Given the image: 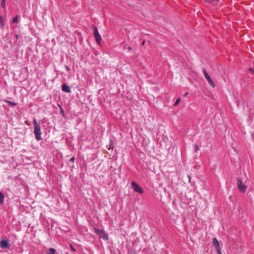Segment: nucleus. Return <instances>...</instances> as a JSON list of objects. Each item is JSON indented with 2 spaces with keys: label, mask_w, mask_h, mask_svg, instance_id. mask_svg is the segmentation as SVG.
Returning <instances> with one entry per match:
<instances>
[{
  "label": "nucleus",
  "mask_w": 254,
  "mask_h": 254,
  "mask_svg": "<svg viewBox=\"0 0 254 254\" xmlns=\"http://www.w3.org/2000/svg\"><path fill=\"white\" fill-rule=\"evenodd\" d=\"M213 244L215 247L216 250H219V249H220L219 242L218 240L215 238H213Z\"/></svg>",
  "instance_id": "9"
},
{
  "label": "nucleus",
  "mask_w": 254,
  "mask_h": 254,
  "mask_svg": "<svg viewBox=\"0 0 254 254\" xmlns=\"http://www.w3.org/2000/svg\"><path fill=\"white\" fill-rule=\"evenodd\" d=\"M0 5H1V7L5 8V0H1Z\"/></svg>",
  "instance_id": "16"
},
{
  "label": "nucleus",
  "mask_w": 254,
  "mask_h": 254,
  "mask_svg": "<svg viewBox=\"0 0 254 254\" xmlns=\"http://www.w3.org/2000/svg\"><path fill=\"white\" fill-rule=\"evenodd\" d=\"M131 185L134 191L139 194L143 193V190L135 182H132Z\"/></svg>",
  "instance_id": "3"
},
{
  "label": "nucleus",
  "mask_w": 254,
  "mask_h": 254,
  "mask_svg": "<svg viewBox=\"0 0 254 254\" xmlns=\"http://www.w3.org/2000/svg\"><path fill=\"white\" fill-rule=\"evenodd\" d=\"M74 157H72L71 159H70V161H74Z\"/></svg>",
  "instance_id": "22"
},
{
  "label": "nucleus",
  "mask_w": 254,
  "mask_h": 254,
  "mask_svg": "<svg viewBox=\"0 0 254 254\" xmlns=\"http://www.w3.org/2000/svg\"><path fill=\"white\" fill-rule=\"evenodd\" d=\"M63 112V109H61V112Z\"/></svg>",
  "instance_id": "29"
},
{
  "label": "nucleus",
  "mask_w": 254,
  "mask_h": 254,
  "mask_svg": "<svg viewBox=\"0 0 254 254\" xmlns=\"http://www.w3.org/2000/svg\"><path fill=\"white\" fill-rule=\"evenodd\" d=\"M18 15H16V16L14 17L12 19V22L13 23H17L18 22Z\"/></svg>",
  "instance_id": "15"
},
{
  "label": "nucleus",
  "mask_w": 254,
  "mask_h": 254,
  "mask_svg": "<svg viewBox=\"0 0 254 254\" xmlns=\"http://www.w3.org/2000/svg\"><path fill=\"white\" fill-rule=\"evenodd\" d=\"M216 251H217V253L218 254H222L221 252V249H219V250H216Z\"/></svg>",
  "instance_id": "21"
},
{
  "label": "nucleus",
  "mask_w": 254,
  "mask_h": 254,
  "mask_svg": "<svg viewBox=\"0 0 254 254\" xmlns=\"http://www.w3.org/2000/svg\"><path fill=\"white\" fill-rule=\"evenodd\" d=\"M65 67L66 68V70L67 71H70V68L68 67V66H67V65H65Z\"/></svg>",
  "instance_id": "18"
},
{
  "label": "nucleus",
  "mask_w": 254,
  "mask_h": 254,
  "mask_svg": "<svg viewBox=\"0 0 254 254\" xmlns=\"http://www.w3.org/2000/svg\"><path fill=\"white\" fill-rule=\"evenodd\" d=\"M0 28L1 29L4 28L3 18L1 15H0Z\"/></svg>",
  "instance_id": "12"
},
{
  "label": "nucleus",
  "mask_w": 254,
  "mask_h": 254,
  "mask_svg": "<svg viewBox=\"0 0 254 254\" xmlns=\"http://www.w3.org/2000/svg\"><path fill=\"white\" fill-rule=\"evenodd\" d=\"M5 102L10 106H15L17 105V103L10 101L6 100Z\"/></svg>",
  "instance_id": "14"
},
{
  "label": "nucleus",
  "mask_w": 254,
  "mask_h": 254,
  "mask_svg": "<svg viewBox=\"0 0 254 254\" xmlns=\"http://www.w3.org/2000/svg\"><path fill=\"white\" fill-rule=\"evenodd\" d=\"M93 32H94V35L96 41H97V42L98 44H100V43L102 40V38H101L100 34H99V33L98 32L97 27H96L95 26H93Z\"/></svg>",
  "instance_id": "4"
},
{
  "label": "nucleus",
  "mask_w": 254,
  "mask_h": 254,
  "mask_svg": "<svg viewBox=\"0 0 254 254\" xmlns=\"http://www.w3.org/2000/svg\"><path fill=\"white\" fill-rule=\"evenodd\" d=\"M62 89L63 91L70 93L71 92V90L69 87L66 84H64L62 86Z\"/></svg>",
  "instance_id": "8"
},
{
  "label": "nucleus",
  "mask_w": 254,
  "mask_h": 254,
  "mask_svg": "<svg viewBox=\"0 0 254 254\" xmlns=\"http://www.w3.org/2000/svg\"><path fill=\"white\" fill-rule=\"evenodd\" d=\"M33 124L34 126V133L35 136V138L38 141L41 140L42 139V132L41 131L40 126L37 123V120L36 119H33Z\"/></svg>",
  "instance_id": "1"
},
{
  "label": "nucleus",
  "mask_w": 254,
  "mask_h": 254,
  "mask_svg": "<svg viewBox=\"0 0 254 254\" xmlns=\"http://www.w3.org/2000/svg\"><path fill=\"white\" fill-rule=\"evenodd\" d=\"M129 50H131V47H128V48Z\"/></svg>",
  "instance_id": "27"
},
{
  "label": "nucleus",
  "mask_w": 254,
  "mask_h": 254,
  "mask_svg": "<svg viewBox=\"0 0 254 254\" xmlns=\"http://www.w3.org/2000/svg\"><path fill=\"white\" fill-rule=\"evenodd\" d=\"M63 112V109H61V112Z\"/></svg>",
  "instance_id": "28"
},
{
  "label": "nucleus",
  "mask_w": 254,
  "mask_h": 254,
  "mask_svg": "<svg viewBox=\"0 0 254 254\" xmlns=\"http://www.w3.org/2000/svg\"><path fill=\"white\" fill-rule=\"evenodd\" d=\"M180 101L181 98L179 97L176 100V102H175L174 106H177L180 103Z\"/></svg>",
  "instance_id": "17"
},
{
  "label": "nucleus",
  "mask_w": 254,
  "mask_h": 254,
  "mask_svg": "<svg viewBox=\"0 0 254 254\" xmlns=\"http://www.w3.org/2000/svg\"><path fill=\"white\" fill-rule=\"evenodd\" d=\"M188 95H189V93H188V92H187V93H186L185 94L184 96H188Z\"/></svg>",
  "instance_id": "23"
},
{
  "label": "nucleus",
  "mask_w": 254,
  "mask_h": 254,
  "mask_svg": "<svg viewBox=\"0 0 254 254\" xmlns=\"http://www.w3.org/2000/svg\"><path fill=\"white\" fill-rule=\"evenodd\" d=\"M56 251L54 248H50L47 252V254H56Z\"/></svg>",
  "instance_id": "11"
},
{
  "label": "nucleus",
  "mask_w": 254,
  "mask_h": 254,
  "mask_svg": "<svg viewBox=\"0 0 254 254\" xmlns=\"http://www.w3.org/2000/svg\"><path fill=\"white\" fill-rule=\"evenodd\" d=\"M93 32H94V35L96 41H97V42L98 44H100V43L102 40V38H101L100 34H99V33L98 32L97 27H96L95 26H93Z\"/></svg>",
  "instance_id": "5"
},
{
  "label": "nucleus",
  "mask_w": 254,
  "mask_h": 254,
  "mask_svg": "<svg viewBox=\"0 0 254 254\" xmlns=\"http://www.w3.org/2000/svg\"><path fill=\"white\" fill-rule=\"evenodd\" d=\"M15 38H16L17 39H18L19 38V36H18V35H15Z\"/></svg>",
  "instance_id": "24"
},
{
  "label": "nucleus",
  "mask_w": 254,
  "mask_h": 254,
  "mask_svg": "<svg viewBox=\"0 0 254 254\" xmlns=\"http://www.w3.org/2000/svg\"><path fill=\"white\" fill-rule=\"evenodd\" d=\"M237 181L239 189L242 192H245L246 190V186L243 184L240 179L237 178Z\"/></svg>",
  "instance_id": "7"
},
{
  "label": "nucleus",
  "mask_w": 254,
  "mask_h": 254,
  "mask_svg": "<svg viewBox=\"0 0 254 254\" xmlns=\"http://www.w3.org/2000/svg\"><path fill=\"white\" fill-rule=\"evenodd\" d=\"M4 199V195L3 194L0 192V204H2L3 203Z\"/></svg>",
  "instance_id": "13"
},
{
  "label": "nucleus",
  "mask_w": 254,
  "mask_h": 254,
  "mask_svg": "<svg viewBox=\"0 0 254 254\" xmlns=\"http://www.w3.org/2000/svg\"><path fill=\"white\" fill-rule=\"evenodd\" d=\"M203 72L204 73V75L205 76V78L207 79V81L208 82L209 84L213 88L215 87V84L213 81V80L211 79L210 76L209 75L208 73L207 72L206 70L205 69H203Z\"/></svg>",
  "instance_id": "6"
},
{
  "label": "nucleus",
  "mask_w": 254,
  "mask_h": 254,
  "mask_svg": "<svg viewBox=\"0 0 254 254\" xmlns=\"http://www.w3.org/2000/svg\"><path fill=\"white\" fill-rule=\"evenodd\" d=\"M144 43H145V41H143L142 42V45H144Z\"/></svg>",
  "instance_id": "26"
},
{
  "label": "nucleus",
  "mask_w": 254,
  "mask_h": 254,
  "mask_svg": "<svg viewBox=\"0 0 254 254\" xmlns=\"http://www.w3.org/2000/svg\"><path fill=\"white\" fill-rule=\"evenodd\" d=\"M252 137L254 139V133L252 134Z\"/></svg>",
  "instance_id": "25"
},
{
  "label": "nucleus",
  "mask_w": 254,
  "mask_h": 254,
  "mask_svg": "<svg viewBox=\"0 0 254 254\" xmlns=\"http://www.w3.org/2000/svg\"><path fill=\"white\" fill-rule=\"evenodd\" d=\"M9 245L8 242L6 240H2L0 242V247L1 248H8Z\"/></svg>",
  "instance_id": "10"
},
{
  "label": "nucleus",
  "mask_w": 254,
  "mask_h": 254,
  "mask_svg": "<svg viewBox=\"0 0 254 254\" xmlns=\"http://www.w3.org/2000/svg\"><path fill=\"white\" fill-rule=\"evenodd\" d=\"M94 230L95 232L99 236L100 238H102L103 239L106 240L108 239V235L105 232V231L98 229L95 227H94Z\"/></svg>",
  "instance_id": "2"
},
{
  "label": "nucleus",
  "mask_w": 254,
  "mask_h": 254,
  "mask_svg": "<svg viewBox=\"0 0 254 254\" xmlns=\"http://www.w3.org/2000/svg\"><path fill=\"white\" fill-rule=\"evenodd\" d=\"M250 71L252 73H254V69H253L252 68H250Z\"/></svg>",
  "instance_id": "20"
},
{
  "label": "nucleus",
  "mask_w": 254,
  "mask_h": 254,
  "mask_svg": "<svg viewBox=\"0 0 254 254\" xmlns=\"http://www.w3.org/2000/svg\"><path fill=\"white\" fill-rule=\"evenodd\" d=\"M198 149V147L197 145H195V151L197 152Z\"/></svg>",
  "instance_id": "19"
}]
</instances>
